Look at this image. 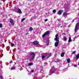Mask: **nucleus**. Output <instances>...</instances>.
<instances>
[{
  "instance_id": "1",
  "label": "nucleus",
  "mask_w": 79,
  "mask_h": 79,
  "mask_svg": "<svg viewBox=\"0 0 79 79\" xmlns=\"http://www.w3.org/2000/svg\"><path fill=\"white\" fill-rule=\"evenodd\" d=\"M29 55L31 57L30 60L31 61L33 60L34 59V58H35V54L34 52H30L29 53Z\"/></svg>"
},
{
  "instance_id": "2",
  "label": "nucleus",
  "mask_w": 79,
  "mask_h": 79,
  "mask_svg": "<svg viewBox=\"0 0 79 79\" xmlns=\"http://www.w3.org/2000/svg\"><path fill=\"white\" fill-rule=\"evenodd\" d=\"M53 73H55L56 74H57L58 73V71L57 70H56L55 68L52 69L50 70L49 71V75H52Z\"/></svg>"
},
{
  "instance_id": "3",
  "label": "nucleus",
  "mask_w": 79,
  "mask_h": 79,
  "mask_svg": "<svg viewBox=\"0 0 79 79\" xmlns=\"http://www.w3.org/2000/svg\"><path fill=\"white\" fill-rule=\"evenodd\" d=\"M52 54L50 53H49L47 54H45L44 53H43L41 54V55L42 56V59H44V58H45L46 57H47V58H48V57H50Z\"/></svg>"
},
{
  "instance_id": "4",
  "label": "nucleus",
  "mask_w": 79,
  "mask_h": 79,
  "mask_svg": "<svg viewBox=\"0 0 79 79\" xmlns=\"http://www.w3.org/2000/svg\"><path fill=\"white\" fill-rule=\"evenodd\" d=\"M56 40V42L55 43V46L56 47H57L58 45V44H59L60 43V41L58 40Z\"/></svg>"
},
{
  "instance_id": "5",
  "label": "nucleus",
  "mask_w": 79,
  "mask_h": 79,
  "mask_svg": "<svg viewBox=\"0 0 79 79\" xmlns=\"http://www.w3.org/2000/svg\"><path fill=\"white\" fill-rule=\"evenodd\" d=\"M48 34H49V31H48L45 32L44 34L42 35V37H44L45 36L47 35H48Z\"/></svg>"
},
{
  "instance_id": "6",
  "label": "nucleus",
  "mask_w": 79,
  "mask_h": 79,
  "mask_svg": "<svg viewBox=\"0 0 79 79\" xmlns=\"http://www.w3.org/2000/svg\"><path fill=\"white\" fill-rule=\"evenodd\" d=\"M69 15V13H67L66 12H64L63 13V16L64 17H65V16H66L67 15Z\"/></svg>"
},
{
  "instance_id": "7",
  "label": "nucleus",
  "mask_w": 79,
  "mask_h": 79,
  "mask_svg": "<svg viewBox=\"0 0 79 79\" xmlns=\"http://www.w3.org/2000/svg\"><path fill=\"white\" fill-rule=\"evenodd\" d=\"M62 13H63V10H60L58 11L57 14H58V15H61Z\"/></svg>"
},
{
  "instance_id": "8",
  "label": "nucleus",
  "mask_w": 79,
  "mask_h": 79,
  "mask_svg": "<svg viewBox=\"0 0 79 79\" xmlns=\"http://www.w3.org/2000/svg\"><path fill=\"white\" fill-rule=\"evenodd\" d=\"M10 23H11L12 25H14L15 24V23H14V21L12 19H10Z\"/></svg>"
},
{
  "instance_id": "9",
  "label": "nucleus",
  "mask_w": 79,
  "mask_h": 79,
  "mask_svg": "<svg viewBox=\"0 0 79 79\" xmlns=\"http://www.w3.org/2000/svg\"><path fill=\"white\" fill-rule=\"evenodd\" d=\"M58 34H56L55 37L56 38L55 39V40H59V38L58 37Z\"/></svg>"
},
{
  "instance_id": "10",
  "label": "nucleus",
  "mask_w": 79,
  "mask_h": 79,
  "mask_svg": "<svg viewBox=\"0 0 79 79\" xmlns=\"http://www.w3.org/2000/svg\"><path fill=\"white\" fill-rule=\"evenodd\" d=\"M17 11L20 14H21L22 13V11H21V9L19 8H18Z\"/></svg>"
},
{
  "instance_id": "11",
  "label": "nucleus",
  "mask_w": 79,
  "mask_h": 79,
  "mask_svg": "<svg viewBox=\"0 0 79 79\" xmlns=\"http://www.w3.org/2000/svg\"><path fill=\"white\" fill-rule=\"evenodd\" d=\"M34 45H37L39 44V42L38 41H35L33 42Z\"/></svg>"
},
{
  "instance_id": "12",
  "label": "nucleus",
  "mask_w": 79,
  "mask_h": 79,
  "mask_svg": "<svg viewBox=\"0 0 79 79\" xmlns=\"http://www.w3.org/2000/svg\"><path fill=\"white\" fill-rule=\"evenodd\" d=\"M46 44L47 45H48V44H49V41L48 40H46Z\"/></svg>"
},
{
  "instance_id": "13",
  "label": "nucleus",
  "mask_w": 79,
  "mask_h": 79,
  "mask_svg": "<svg viewBox=\"0 0 79 79\" xmlns=\"http://www.w3.org/2000/svg\"><path fill=\"white\" fill-rule=\"evenodd\" d=\"M69 10V8H68V7H66L65 8V10L66 11H68Z\"/></svg>"
},
{
  "instance_id": "14",
  "label": "nucleus",
  "mask_w": 79,
  "mask_h": 79,
  "mask_svg": "<svg viewBox=\"0 0 79 79\" xmlns=\"http://www.w3.org/2000/svg\"><path fill=\"white\" fill-rule=\"evenodd\" d=\"M64 54H65V53L64 52L62 53L61 55V57H63V56H64Z\"/></svg>"
},
{
  "instance_id": "15",
  "label": "nucleus",
  "mask_w": 79,
  "mask_h": 79,
  "mask_svg": "<svg viewBox=\"0 0 79 79\" xmlns=\"http://www.w3.org/2000/svg\"><path fill=\"white\" fill-rule=\"evenodd\" d=\"M33 30V28H32L30 27L29 28V31H32Z\"/></svg>"
},
{
  "instance_id": "16",
  "label": "nucleus",
  "mask_w": 79,
  "mask_h": 79,
  "mask_svg": "<svg viewBox=\"0 0 79 79\" xmlns=\"http://www.w3.org/2000/svg\"><path fill=\"white\" fill-rule=\"evenodd\" d=\"M36 47H40V45L39 44H37Z\"/></svg>"
},
{
  "instance_id": "17",
  "label": "nucleus",
  "mask_w": 79,
  "mask_h": 79,
  "mask_svg": "<svg viewBox=\"0 0 79 79\" xmlns=\"http://www.w3.org/2000/svg\"><path fill=\"white\" fill-rule=\"evenodd\" d=\"M67 63H70V59H67Z\"/></svg>"
},
{
  "instance_id": "18",
  "label": "nucleus",
  "mask_w": 79,
  "mask_h": 79,
  "mask_svg": "<svg viewBox=\"0 0 79 79\" xmlns=\"http://www.w3.org/2000/svg\"><path fill=\"white\" fill-rule=\"evenodd\" d=\"M15 67L14 66L12 67H11V70H13V69H15Z\"/></svg>"
},
{
  "instance_id": "19",
  "label": "nucleus",
  "mask_w": 79,
  "mask_h": 79,
  "mask_svg": "<svg viewBox=\"0 0 79 79\" xmlns=\"http://www.w3.org/2000/svg\"><path fill=\"white\" fill-rule=\"evenodd\" d=\"M33 64L32 63H30L28 64V65L29 66H31V65H32Z\"/></svg>"
},
{
  "instance_id": "20",
  "label": "nucleus",
  "mask_w": 79,
  "mask_h": 79,
  "mask_svg": "<svg viewBox=\"0 0 79 79\" xmlns=\"http://www.w3.org/2000/svg\"><path fill=\"white\" fill-rule=\"evenodd\" d=\"M52 12H53L54 13H56V10L54 9L53 10Z\"/></svg>"
},
{
  "instance_id": "21",
  "label": "nucleus",
  "mask_w": 79,
  "mask_h": 79,
  "mask_svg": "<svg viewBox=\"0 0 79 79\" xmlns=\"http://www.w3.org/2000/svg\"><path fill=\"white\" fill-rule=\"evenodd\" d=\"M79 56H78V55H77L76 56V58L77 59H78L79 58Z\"/></svg>"
},
{
  "instance_id": "22",
  "label": "nucleus",
  "mask_w": 79,
  "mask_h": 79,
  "mask_svg": "<svg viewBox=\"0 0 79 79\" xmlns=\"http://www.w3.org/2000/svg\"><path fill=\"white\" fill-rule=\"evenodd\" d=\"M25 20V18H23L21 20L22 22H23Z\"/></svg>"
},
{
  "instance_id": "23",
  "label": "nucleus",
  "mask_w": 79,
  "mask_h": 79,
  "mask_svg": "<svg viewBox=\"0 0 79 79\" xmlns=\"http://www.w3.org/2000/svg\"><path fill=\"white\" fill-rule=\"evenodd\" d=\"M2 24L0 23V28H2Z\"/></svg>"
},
{
  "instance_id": "24",
  "label": "nucleus",
  "mask_w": 79,
  "mask_h": 79,
  "mask_svg": "<svg viewBox=\"0 0 79 79\" xmlns=\"http://www.w3.org/2000/svg\"><path fill=\"white\" fill-rule=\"evenodd\" d=\"M15 44H13V43H12L11 44V46H12V47H13L14 46Z\"/></svg>"
},
{
  "instance_id": "25",
  "label": "nucleus",
  "mask_w": 79,
  "mask_h": 79,
  "mask_svg": "<svg viewBox=\"0 0 79 79\" xmlns=\"http://www.w3.org/2000/svg\"><path fill=\"white\" fill-rule=\"evenodd\" d=\"M71 41H72V40H68L69 42H71Z\"/></svg>"
},
{
  "instance_id": "26",
  "label": "nucleus",
  "mask_w": 79,
  "mask_h": 79,
  "mask_svg": "<svg viewBox=\"0 0 79 79\" xmlns=\"http://www.w3.org/2000/svg\"><path fill=\"white\" fill-rule=\"evenodd\" d=\"M76 53V51H74L73 52V53H72V54H74V53Z\"/></svg>"
},
{
  "instance_id": "27",
  "label": "nucleus",
  "mask_w": 79,
  "mask_h": 79,
  "mask_svg": "<svg viewBox=\"0 0 79 79\" xmlns=\"http://www.w3.org/2000/svg\"><path fill=\"white\" fill-rule=\"evenodd\" d=\"M0 78L1 79H2V76H0Z\"/></svg>"
},
{
  "instance_id": "28",
  "label": "nucleus",
  "mask_w": 79,
  "mask_h": 79,
  "mask_svg": "<svg viewBox=\"0 0 79 79\" xmlns=\"http://www.w3.org/2000/svg\"><path fill=\"white\" fill-rule=\"evenodd\" d=\"M44 64L45 66H47V64L46 63H45V62L44 63Z\"/></svg>"
},
{
  "instance_id": "29",
  "label": "nucleus",
  "mask_w": 79,
  "mask_h": 79,
  "mask_svg": "<svg viewBox=\"0 0 79 79\" xmlns=\"http://www.w3.org/2000/svg\"><path fill=\"white\" fill-rule=\"evenodd\" d=\"M58 21H61V19H58Z\"/></svg>"
},
{
  "instance_id": "30",
  "label": "nucleus",
  "mask_w": 79,
  "mask_h": 79,
  "mask_svg": "<svg viewBox=\"0 0 79 79\" xmlns=\"http://www.w3.org/2000/svg\"><path fill=\"white\" fill-rule=\"evenodd\" d=\"M31 72L32 73H33V72H34V70H31Z\"/></svg>"
},
{
  "instance_id": "31",
  "label": "nucleus",
  "mask_w": 79,
  "mask_h": 79,
  "mask_svg": "<svg viewBox=\"0 0 79 79\" xmlns=\"http://www.w3.org/2000/svg\"><path fill=\"white\" fill-rule=\"evenodd\" d=\"M69 40H71V37L69 38Z\"/></svg>"
},
{
  "instance_id": "32",
  "label": "nucleus",
  "mask_w": 79,
  "mask_h": 79,
  "mask_svg": "<svg viewBox=\"0 0 79 79\" xmlns=\"http://www.w3.org/2000/svg\"><path fill=\"white\" fill-rule=\"evenodd\" d=\"M48 21V19H46L45 20V21L46 22V21Z\"/></svg>"
},
{
  "instance_id": "33",
  "label": "nucleus",
  "mask_w": 79,
  "mask_h": 79,
  "mask_svg": "<svg viewBox=\"0 0 79 79\" xmlns=\"http://www.w3.org/2000/svg\"><path fill=\"white\" fill-rule=\"evenodd\" d=\"M74 67H77V65H74Z\"/></svg>"
},
{
  "instance_id": "34",
  "label": "nucleus",
  "mask_w": 79,
  "mask_h": 79,
  "mask_svg": "<svg viewBox=\"0 0 79 79\" xmlns=\"http://www.w3.org/2000/svg\"><path fill=\"white\" fill-rule=\"evenodd\" d=\"M64 40H66V38L65 37H64Z\"/></svg>"
},
{
  "instance_id": "35",
  "label": "nucleus",
  "mask_w": 79,
  "mask_h": 79,
  "mask_svg": "<svg viewBox=\"0 0 79 79\" xmlns=\"http://www.w3.org/2000/svg\"><path fill=\"white\" fill-rule=\"evenodd\" d=\"M10 63H12V61L11 60L10 62Z\"/></svg>"
},
{
  "instance_id": "36",
  "label": "nucleus",
  "mask_w": 79,
  "mask_h": 79,
  "mask_svg": "<svg viewBox=\"0 0 79 79\" xmlns=\"http://www.w3.org/2000/svg\"><path fill=\"white\" fill-rule=\"evenodd\" d=\"M64 41H65V42H66V40H64Z\"/></svg>"
},
{
  "instance_id": "37",
  "label": "nucleus",
  "mask_w": 79,
  "mask_h": 79,
  "mask_svg": "<svg viewBox=\"0 0 79 79\" xmlns=\"http://www.w3.org/2000/svg\"><path fill=\"white\" fill-rule=\"evenodd\" d=\"M9 44H11V42L10 41L9 42Z\"/></svg>"
},
{
  "instance_id": "38",
  "label": "nucleus",
  "mask_w": 79,
  "mask_h": 79,
  "mask_svg": "<svg viewBox=\"0 0 79 79\" xmlns=\"http://www.w3.org/2000/svg\"><path fill=\"white\" fill-rule=\"evenodd\" d=\"M38 79H40V78H38Z\"/></svg>"
},
{
  "instance_id": "39",
  "label": "nucleus",
  "mask_w": 79,
  "mask_h": 79,
  "mask_svg": "<svg viewBox=\"0 0 79 79\" xmlns=\"http://www.w3.org/2000/svg\"><path fill=\"white\" fill-rule=\"evenodd\" d=\"M78 56L79 57V54H78Z\"/></svg>"
},
{
  "instance_id": "40",
  "label": "nucleus",
  "mask_w": 79,
  "mask_h": 79,
  "mask_svg": "<svg viewBox=\"0 0 79 79\" xmlns=\"http://www.w3.org/2000/svg\"><path fill=\"white\" fill-rule=\"evenodd\" d=\"M0 64H1V63H0Z\"/></svg>"
},
{
  "instance_id": "41",
  "label": "nucleus",
  "mask_w": 79,
  "mask_h": 79,
  "mask_svg": "<svg viewBox=\"0 0 79 79\" xmlns=\"http://www.w3.org/2000/svg\"><path fill=\"white\" fill-rule=\"evenodd\" d=\"M78 65H79V63L78 64Z\"/></svg>"
},
{
  "instance_id": "42",
  "label": "nucleus",
  "mask_w": 79,
  "mask_h": 79,
  "mask_svg": "<svg viewBox=\"0 0 79 79\" xmlns=\"http://www.w3.org/2000/svg\"><path fill=\"white\" fill-rule=\"evenodd\" d=\"M1 0V1H2V0Z\"/></svg>"
},
{
  "instance_id": "43",
  "label": "nucleus",
  "mask_w": 79,
  "mask_h": 79,
  "mask_svg": "<svg viewBox=\"0 0 79 79\" xmlns=\"http://www.w3.org/2000/svg\"><path fill=\"white\" fill-rule=\"evenodd\" d=\"M73 21H74V20H73Z\"/></svg>"
},
{
  "instance_id": "44",
  "label": "nucleus",
  "mask_w": 79,
  "mask_h": 79,
  "mask_svg": "<svg viewBox=\"0 0 79 79\" xmlns=\"http://www.w3.org/2000/svg\"><path fill=\"white\" fill-rule=\"evenodd\" d=\"M21 69V70H22V69Z\"/></svg>"
},
{
  "instance_id": "45",
  "label": "nucleus",
  "mask_w": 79,
  "mask_h": 79,
  "mask_svg": "<svg viewBox=\"0 0 79 79\" xmlns=\"http://www.w3.org/2000/svg\"><path fill=\"white\" fill-rule=\"evenodd\" d=\"M26 35H27V34H26Z\"/></svg>"
}]
</instances>
